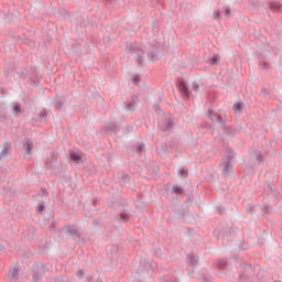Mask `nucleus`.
I'll return each mask as SVG.
<instances>
[{
    "instance_id": "obj_25",
    "label": "nucleus",
    "mask_w": 282,
    "mask_h": 282,
    "mask_svg": "<svg viewBox=\"0 0 282 282\" xmlns=\"http://www.w3.org/2000/svg\"><path fill=\"white\" fill-rule=\"evenodd\" d=\"M235 155H236L235 151L230 148H227V150H226V158H227L226 162L232 163V160H235Z\"/></svg>"
},
{
    "instance_id": "obj_4",
    "label": "nucleus",
    "mask_w": 282,
    "mask_h": 282,
    "mask_svg": "<svg viewBox=\"0 0 282 282\" xmlns=\"http://www.w3.org/2000/svg\"><path fill=\"white\" fill-rule=\"evenodd\" d=\"M45 263H34L31 268L32 281L39 282L45 275Z\"/></svg>"
},
{
    "instance_id": "obj_18",
    "label": "nucleus",
    "mask_w": 282,
    "mask_h": 282,
    "mask_svg": "<svg viewBox=\"0 0 282 282\" xmlns=\"http://www.w3.org/2000/svg\"><path fill=\"white\" fill-rule=\"evenodd\" d=\"M258 208L261 212L262 217H263V215H270V213H272V210H273L272 205H268L265 203L259 205Z\"/></svg>"
},
{
    "instance_id": "obj_2",
    "label": "nucleus",
    "mask_w": 282,
    "mask_h": 282,
    "mask_svg": "<svg viewBox=\"0 0 282 282\" xmlns=\"http://www.w3.org/2000/svg\"><path fill=\"white\" fill-rule=\"evenodd\" d=\"M259 270V264L243 263L241 264V270L239 271L238 281L239 282H250L252 276H254V271Z\"/></svg>"
},
{
    "instance_id": "obj_48",
    "label": "nucleus",
    "mask_w": 282,
    "mask_h": 282,
    "mask_svg": "<svg viewBox=\"0 0 282 282\" xmlns=\"http://www.w3.org/2000/svg\"><path fill=\"white\" fill-rule=\"evenodd\" d=\"M216 213H218L219 215H224V213H226V207L218 206Z\"/></svg>"
},
{
    "instance_id": "obj_39",
    "label": "nucleus",
    "mask_w": 282,
    "mask_h": 282,
    "mask_svg": "<svg viewBox=\"0 0 282 282\" xmlns=\"http://www.w3.org/2000/svg\"><path fill=\"white\" fill-rule=\"evenodd\" d=\"M94 228H98L100 226V224H102V218L98 217V218H94L91 221Z\"/></svg>"
},
{
    "instance_id": "obj_9",
    "label": "nucleus",
    "mask_w": 282,
    "mask_h": 282,
    "mask_svg": "<svg viewBox=\"0 0 282 282\" xmlns=\"http://www.w3.org/2000/svg\"><path fill=\"white\" fill-rule=\"evenodd\" d=\"M10 153H12V143L6 141L2 145V151L0 152V162H3Z\"/></svg>"
},
{
    "instance_id": "obj_57",
    "label": "nucleus",
    "mask_w": 282,
    "mask_h": 282,
    "mask_svg": "<svg viewBox=\"0 0 282 282\" xmlns=\"http://www.w3.org/2000/svg\"><path fill=\"white\" fill-rule=\"evenodd\" d=\"M108 130H109V131H112V132L116 131V123L109 124V126H108Z\"/></svg>"
},
{
    "instance_id": "obj_53",
    "label": "nucleus",
    "mask_w": 282,
    "mask_h": 282,
    "mask_svg": "<svg viewBox=\"0 0 282 282\" xmlns=\"http://www.w3.org/2000/svg\"><path fill=\"white\" fill-rule=\"evenodd\" d=\"M251 6H254V8H259L261 6V2L259 0L251 1Z\"/></svg>"
},
{
    "instance_id": "obj_36",
    "label": "nucleus",
    "mask_w": 282,
    "mask_h": 282,
    "mask_svg": "<svg viewBox=\"0 0 282 282\" xmlns=\"http://www.w3.org/2000/svg\"><path fill=\"white\" fill-rule=\"evenodd\" d=\"M219 54H216V55H213L210 58H209V64L210 65H218L219 64Z\"/></svg>"
},
{
    "instance_id": "obj_7",
    "label": "nucleus",
    "mask_w": 282,
    "mask_h": 282,
    "mask_svg": "<svg viewBox=\"0 0 282 282\" xmlns=\"http://www.w3.org/2000/svg\"><path fill=\"white\" fill-rule=\"evenodd\" d=\"M176 85L182 96H185V98H188V96H191V90H188V85L184 79H177Z\"/></svg>"
},
{
    "instance_id": "obj_41",
    "label": "nucleus",
    "mask_w": 282,
    "mask_h": 282,
    "mask_svg": "<svg viewBox=\"0 0 282 282\" xmlns=\"http://www.w3.org/2000/svg\"><path fill=\"white\" fill-rule=\"evenodd\" d=\"M37 195L40 197H47L50 195V193L47 192V189L45 187H42L40 193H37Z\"/></svg>"
},
{
    "instance_id": "obj_47",
    "label": "nucleus",
    "mask_w": 282,
    "mask_h": 282,
    "mask_svg": "<svg viewBox=\"0 0 282 282\" xmlns=\"http://www.w3.org/2000/svg\"><path fill=\"white\" fill-rule=\"evenodd\" d=\"M213 19H216L217 21H219V19H221V11L219 10L215 11L213 14Z\"/></svg>"
},
{
    "instance_id": "obj_27",
    "label": "nucleus",
    "mask_w": 282,
    "mask_h": 282,
    "mask_svg": "<svg viewBox=\"0 0 282 282\" xmlns=\"http://www.w3.org/2000/svg\"><path fill=\"white\" fill-rule=\"evenodd\" d=\"M172 193H174L175 195H184V187L180 186V185H173L172 186Z\"/></svg>"
},
{
    "instance_id": "obj_15",
    "label": "nucleus",
    "mask_w": 282,
    "mask_h": 282,
    "mask_svg": "<svg viewBox=\"0 0 282 282\" xmlns=\"http://www.w3.org/2000/svg\"><path fill=\"white\" fill-rule=\"evenodd\" d=\"M230 243H232V234L230 232V229H226L223 235V246H230Z\"/></svg>"
},
{
    "instance_id": "obj_8",
    "label": "nucleus",
    "mask_w": 282,
    "mask_h": 282,
    "mask_svg": "<svg viewBox=\"0 0 282 282\" xmlns=\"http://www.w3.org/2000/svg\"><path fill=\"white\" fill-rule=\"evenodd\" d=\"M58 164V153L51 152L50 156L46 160L47 169H56Z\"/></svg>"
},
{
    "instance_id": "obj_52",
    "label": "nucleus",
    "mask_w": 282,
    "mask_h": 282,
    "mask_svg": "<svg viewBox=\"0 0 282 282\" xmlns=\"http://www.w3.org/2000/svg\"><path fill=\"white\" fill-rule=\"evenodd\" d=\"M153 175H158L160 167L158 165H152Z\"/></svg>"
},
{
    "instance_id": "obj_16",
    "label": "nucleus",
    "mask_w": 282,
    "mask_h": 282,
    "mask_svg": "<svg viewBox=\"0 0 282 282\" xmlns=\"http://www.w3.org/2000/svg\"><path fill=\"white\" fill-rule=\"evenodd\" d=\"M138 102H140V99L138 97H132V99L126 104L127 111H135Z\"/></svg>"
},
{
    "instance_id": "obj_10",
    "label": "nucleus",
    "mask_w": 282,
    "mask_h": 282,
    "mask_svg": "<svg viewBox=\"0 0 282 282\" xmlns=\"http://www.w3.org/2000/svg\"><path fill=\"white\" fill-rule=\"evenodd\" d=\"M34 235H36V228L34 226L26 227V230L22 232V237L26 241H34Z\"/></svg>"
},
{
    "instance_id": "obj_33",
    "label": "nucleus",
    "mask_w": 282,
    "mask_h": 282,
    "mask_svg": "<svg viewBox=\"0 0 282 282\" xmlns=\"http://www.w3.org/2000/svg\"><path fill=\"white\" fill-rule=\"evenodd\" d=\"M107 202H108L109 206H112V207L118 206V197L117 196H112V197L109 196L107 198Z\"/></svg>"
},
{
    "instance_id": "obj_38",
    "label": "nucleus",
    "mask_w": 282,
    "mask_h": 282,
    "mask_svg": "<svg viewBox=\"0 0 282 282\" xmlns=\"http://www.w3.org/2000/svg\"><path fill=\"white\" fill-rule=\"evenodd\" d=\"M178 175L181 177H188V170L186 167L178 169Z\"/></svg>"
},
{
    "instance_id": "obj_55",
    "label": "nucleus",
    "mask_w": 282,
    "mask_h": 282,
    "mask_svg": "<svg viewBox=\"0 0 282 282\" xmlns=\"http://www.w3.org/2000/svg\"><path fill=\"white\" fill-rule=\"evenodd\" d=\"M270 67H272V66L270 65V63L263 62V64H262V69H270Z\"/></svg>"
},
{
    "instance_id": "obj_22",
    "label": "nucleus",
    "mask_w": 282,
    "mask_h": 282,
    "mask_svg": "<svg viewBox=\"0 0 282 282\" xmlns=\"http://www.w3.org/2000/svg\"><path fill=\"white\" fill-rule=\"evenodd\" d=\"M36 215H43L45 213V202L39 200L36 207H35Z\"/></svg>"
},
{
    "instance_id": "obj_6",
    "label": "nucleus",
    "mask_w": 282,
    "mask_h": 282,
    "mask_svg": "<svg viewBox=\"0 0 282 282\" xmlns=\"http://www.w3.org/2000/svg\"><path fill=\"white\" fill-rule=\"evenodd\" d=\"M264 191H267L268 196L271 197L272 199H278L279 197H281V193L276 188V185L272 182L264 183Z\"/></svg>"
},
{
    "instance_id": "obj_61",
    "label": "nucleus",
    "mask_w": 282,
    "mask_h": 282,
    "mask_svg": "<svg viewBox=\"0 0 282 282\" xmlns=\"http://www.w3.org/2000/svg\"><path fill=\"white\" fill-rule=\"evenodd\" d=\"M33 87H39V80L37 79H32L31 80Z\"/></svg>"
},
{
    "instance_id": "obj_56",
    "label": "nucleus",
    "mask_w": 282,
    "mask_h": 282,
    "mask_svg": "<svg viewBox=\"0 0 282 282\" xmlns=\"http://www.w3.org/2000/svg\"><path fill=\"white\" fill-rule=\"evenodd\" d=\"M153 109H154V111H162V108L160 107V104H158V102H155L153 105Z\"/></svg>"
},
{
    "instance_id": "obj_46",
    "label": "nucleus",
    "mask_w": 282,
    "mask_h": 282,
    "mask_svg": "<svg viewBox=\"0 0 282 282\" xmlns=\"http://www.w3.org/2000/svg\"><path fill=\"white\" fill-rule=\"evenodd\" d=\"M76 276L77 279H83L85 276V270L83 269L77 270Z\"/></svg>"
},
{
    "instance_id": "obj_59",
    "label": "nucleus",
    "mask_w": 282,
    "mask_h": 282,
    "mask_svg": "<svg viewBox=\"0 0 282 282\" xmlns=\"http://www.w3.org/2000/svg\"><path fill=\"white\" fill-rule=\"evenodd\" d=\"M192 89L194 90V91H198V89H199V84H193L192 85Z\"/></svg>"
},
{
    "instance_id": "obj_63",
    "label": "nucleus",
    "mask_w": 282,
    "mask_h": 282,
    "mask_svg": "<svg viewBox=\"0 0 282 282\" xmlns=\"http://www.w3.org/2000/svg\"><path fill=\"white\" fill-rule=\"evenodd\" d=\"M0 94H2V96L6 95V88L0 87Z\"/></svg>"
},
{
    "instance_id": "obj_34",
    "label": "nucleus",
    "mask_w": 282,
    "mask_h": 282,
    "mask_svg": "<svg viewBox=\"0 0 282 282\" xmlns=\"http://www.w3.org/2000/svg\"><path fill=\"white\" fill-rule=\"evenodd\" d=\"M217 116H219V113L215 112V110H208V118L209 120H212V122H215L217 120Z\"/></svg>"
},
{
    "instance_id": "obj_30",
    "label": "nucleus",
    "mask_w": 282,
    "mask_h": 282,
    "mask_svg": "<svg viewBox=\"0 0 282 282\" xmlns=\"http://www.w3.org/2000/svg\"><path fill=\"white\" fill-rule=\"evenodd\" d=\"M154 257H159V259H166V253L162 251V248L158 247L154 249Z\"/></svg>"
},
{
    "instance_id": "obj_44",
    "label": "nucleus",
    "mask_w": 282,
    "mask_h": 282,
    "mask_svg": "<svg viewBox=\"0 0 282 282\" xmlns=\"http://www.w3.org/2000/svg\"><path fill=\"white\" fill-rule=\"evenodd\" d=\"M171 127H173V121L166 120L163 131H169V129H171Z\"/></svg>"
},
{
    "instance_id": "obj_28",
    "label": "nucleus",
    "mask_w": 282,
    "mask_h": 282,
    "mask_svg": "<svg viewBox=\"0 0 282 282\" xmlns=\"http://www.w3.org/2000/svg\"><path fill=\"white\" fill-rule=\"evenodd\" d=\"M225 129V135H236L237 130L232 126L224 127Z\"/></svg>"
},
{
    "instance_id": "obj_26",
    "label": "nucleus",
    "mask_w": 282,
    "mask_h": 282,
    "mask_svg": "<svg viewBox=\"0 0 282 282\" xmlns=\"http://www.w3.org/2000/svg\"><path fill=\"white\" fill-rule=\"evenodd\" d=\"M269 8H270V10H272L273 12H281L282 4L279 3V2H270V3H269Z\"/></svg>"
},
{
    "instance_id": "obj_43",
    "label": "nucleus",
    "mask_w": 282,
    "mask_h": 282,
    "mask_svg": "<svg viewBox=\"0 0 282 282\" xmlns=\"http://www.w3.org/2000/svg\"><path fill=\"white\" fill-rule=\"evenodd\" d=\"M144 151V143H139L137 147V153L139 155H142V152Z\"/></svg>"
},
{
    "instance_id": "obj_12",
    "label": "nucleus",
    "mask_w": 282,
    "mask_h": 282,
    "mask_svg": "<svg viewBox=\"0 0 282 282\" xmlns=\"http://www.w3.org/2000/svg\"><path fill=\"white\" fill-rule=\"evenodd\" d=\"M219 166H220V171L225 177H228V175H230V173H232V163H230V161H225V162L220 163Z\"/></svg>"
},
{
    "instance_id": "obj_40",
    "label": "nucleus",
    "mask_w": 282,
    "mask_h": 282,
    "mask_svg": "<svg viewBox=\"0 0 282 282\" xmlns=\"http://www.w3.org/2000/svg\"><path fill=\"white\" fill-rule=\"evenodd\" d=\"M254 272H257L256 276H257L258 281H261V279H263V274H264L263 270H261V267H259V269H257Z\"/></svg>"
},
{
    "instance_id": "obj_64",
    "label": "nucleus",
    "mask_w": 282,
    "mask_h": 282,
    "mask_svg": "<svg viewBox=\"0 0 282 282\" xmlns=\"http://www.w3.org/2000/svg\"><path fill=\"white\" fill-rule=\"evenodd\" d=\"M98 204V198L93 199V206H96Z\"/></svg>"
},
{
    "instance_id": "obj_54",
    "label": "nucleus",
    "mask_w": 282,
    "mask_h": 282,
    "mask_svg": "<svg viewBox=\"0 0 282 282\" xmlns=\"http://www.w3.org/2000/svg\"><path fill=\"white\" fill-rule=\"evenodd\" d=\"M53 282H69V280L65 281V279H63V278H54Z\"/></svg>"
},
{
    "instance_id": "obj_29",
    "label": "nucleus",
    "mask_w": 282,
    "mask_h": 282,
    "mask_svg": "<svg viewBox=\"0 0 282 282\" xmlns=\"http://www.w3.org/2000/svg\"><path fill=\"white\" fill-rule=\"evenodd\" d=\"M216 265L218 270H226V268H228V261L219 259L217 260Z\"/></svg>"
},
{
    "instance_id": "obj_50",
    "label": "nucleus",
    "mask_w": 282,
    "mask_h": 282,
    "mask_svg": "<svg viewBox=\"0 0 282 282\" xmlns=\"http://www.w3.org/2000/svg\"><path fill=\"white\" fill-rule=\"evenodd\" d=\"M13 111H15L17 113H21V105L17 104V105L13 107Z\"/></svg>"
},
{
    "instance_id": "obj_19",
    "label": "nucleus",
    "mask_w": 282,
    "mask_h": 282,
    "mask_svg": "<svg viewBox=\"0 0 282 282\" xmlns=\"http://www.w3.org/2000/svg\"><path fill=\"white\" fill-rule=\"evenodd\" d=\"M39 248H40V250H42V252H47V250H50V248H52V241L41 240Z\"/></svg>"
},
{
    "instance_id": "obj_23",
    "label": "nucleus",
    "mask_w": 282,
    "mask_h": 282,
    "mask_svg": "<svg viewBox=\"0 0 282 282\" xmlns=\"http://www.w3.org/2000/svg\"><path fill=\"white\" fill-rule=\"evenodd\" d=\"M243 109H246V104L241 101L234 105V113H243Z\"/></svg>"
},
{
    "instance_id": "obj_37",
    "label": "nucleus",
    "mask_w": 282,
    "mask_h": 282,
    "mask_svg": "<svg viewBox=\"0 0 282 282\" xmlns=\"http://www.w3.org/2000/svg\"><path fill=\"white\" fill-rule=\"evenodd\" d=\"M246 212L249 213V215H254V213H257V207H254V205H247L246 207Z\"/></svg>"
},
{
    "instance_id": "obj_21",
    "label": "nucleus",
    "mask_w": 282,
    "mask_h": 282,
    "mask_svg": "<svg viewBox=\"0 0 282 282\" xmlns=\"http://www.w3.org/2000/svg\"><path fill=\"white\" fill-rule=\"evenodd\" d=\"M70 160L72 162H75V164H83V158L78 152H70Z\"/></svg>"
},
{
    "instance_id": "obj_49",
    "label": "nucleus",
    "mask_w": 282,
    "mask_h": 282,
    "mask_svg": "<svg viewBox=\"0 0 282 282\" xmlns=\"http://www.w3.org/2000/svg\"><path fill=\"white\" fill-rule=\"evenodd\" d=\"M140 82V75L135 74L132 77V83H134V85H138V83Z\"/></svg>"
},
{
    "instance_id": "obj_32",
    "label": "nucleus",
    "mask_w": 282,
    "mask_h": 282,
    "mask_svg": "<svg viewBox=\"0 0 282 282\" xmlns=\"http://www.w3.org/2000/svg\"><path fill=\"white\" fill-rule=\"evenodd\" d=\"M224 235H226V229H225V230H221V229H219V228H216V229L214 230V237H215L216 239H219V237H221V239H224Z\"/></svg>"
},
{
    "instance_id": "obj_35",
    "label": "nucleus",
    "mask_w": 282,
    "mask_h": 282,
    "mask_svg": "<svg viewBox=\"0 0 282 282\" xmlns=\"http://www.w3.org/2000/svg\"><path fill=\"white\" fill-rule=\"evenodd\" d=\"M118 246H111L108 247V252L111 254V257H117L118 256Z\"/></svg>"
},
{
    "instance_id": "obj_58",
    "label": "nucleus",
    "mask_w": 282,
    "mask_h": 282,
    "mask_svg": "<svg viewBox=\"0 0 282 282\" xmlns=\"http://www.w3.org/2000/svg\"><path fill=\"white\" fill-rule=\"evenodd\" d=\"M56 228V221H52L48 226V230H54Z\"/></svg>"
},
{
    "instance_id": "obj_42",
    "label": "nucleus",
    "mask_w": 282,
    "mask_h": 282,
    "mask_svg": "<svg viewBox=\"0 0 282 282\" xmlns=\"http://www.w3.org/2000/svg\"><path fill=\"white\" fill-rule=\"evenodd\" d=\"M215 122H218V124H226V117H221V115H218L217 118H216V121Z\"/></svg>"
},
{
    "instance_id": "obj_17",
    "label": "nucleus",
    "mask_w": 282,
    "mask_h": 282,
    "mask_svg": "<svg viewBox=\"0 0 282 282\" xmlns=\"http://www.w3.org/2000/svg\"><path fill=\"white\" fill-rule=\"evenodd\" d=\"M55 109H63V105H65V96H56L53 100Z\"/></svg>"
},
{
    "instance_id": "obj_1",
    "label": "nucleus",
    "mask_w": 282,
    "mask_h": 282,
    "mask_svg": "<svg viewBox=\"0 0 282 282\" xmlns=\"http://www.w3.org/2000/svg\"><path fill=\"white\" fill-rule=\"evenodd\" d=\"M144 52L148 54V59L155 63L160 61V44H150L149 46L142 44H130V54L134 55L138 65L144 63Z\"/></svg>"
},
{
    "instance_id": "obj_14",
    "label": "nucleus",
    "mask_w": 282,
    "mask_h": 282,
    "mask_svg": "<svg viewBox=\"0 0 282 282\" xmlns=\"http://www.w3.org/2000/svg\"><path fill=\"white\" fill-rule=\"evenodd\" d=\"M20 271L18 268L11 267L8 272V279L10 281H19Z\"/></svg>"
},
{
    "instance_id": "obj_60",
    "label": "nucleus",
    "mask_w": 282,
    "mask_h": 282,
    "mask_svg": "<svg viewBox=\"0 0 282 282\" xmlns=\"http://www.w3.org/2000/svg\"><path fill=\"white\" fill-rule=\"evenodd\" d=\"M225 17H227V19H230V9H226L225 10Z\"/></svg>"
},
{
    "instance_id": "obj_51",
    "label": "nucleus",
    "mask_w": 282,
    "mask_h": 282,
    "mask_svg": "<svg viewBox=\"0 0 282 282\" xmlns=\"http://www.w3.org/2000/svg\"><path fill=\"white\" fill-rule=\"evenodd\" d=\"M32 124H35L36 127H41V120L40 119H32Z\"/></svg>"
},
{
    "instance_id": "obj_31",
    "label": "nucleus",
    "mask_w": 282,
    "mask_h": 282,
    "mask_svg": "<svg viewBox=\"0 0 282 282\" xmlns=\"http://www.w3.org/2000/svg\"><path fill=\"white\" fill-rule=\"evenodd\" d=\"M120 184H123L126 188H131V177H121Z\"/></svg>"
},
{
    "instance_id": "obj_13",
    "label": "nucleus",
    "mask_w": 282,
    "mask_h": 282,
    "mask_svg": "<svg viewBox=\"0 0 282 282\" xmlns=\"http://www.w3.org/2000/svg\"><path fill=\"white\" fill-rule=\"evenodd\" d=\"M24 155H32V149H34V142L32 139H25L23 142Z\"/></svg>"
},
{
    "instance_id": "obj_20",
    "label": "nucleus",
    "mask_w": 282,
    "mask_h": 282,
    "mask_svg": "<svg viewBox=\"0 0 282 282\" xmlns=\"http://www.w3.org/2000/svg\"><path fill=\"white\" fill-rule=\"evenodd\" d=\"M186 261L189 265H197L198 258L194 252H189L186 257Z\"/></svg>"
},
{
    "instance_id": "obj_24",
    "label": "nucleus",
    "mask_w": 282,
    "mask_h": 282,
    "mask_svg": "<svg viewBox=\"0 0 282 282\" xmlns=\"http://www.w3.org/2000/svg\"><path fill=\"white\" fill-rule=\"evenodd\" d=\"M253 37L257 41H260V43H268V40L265 39V36H263V34H261V31H254L253 32Z\"/></svg>"
},
{
    "instance_id": "obj_3",
    "label": "nucleus",
    "mask_w": 282,
    "mask_h": 282,
    "mask_svg": "<svg viewBox=\"0 0 282 282\" xmlns=\"http://www.w3.org/2000/svg\"><path fill=\"white\" fill-rule=\"evenodd\" d=\"M135 272L141 279H149L153 274V264L147 259H141Z\"/></svg>"
},
{
    "instance_id": "obj_62",
    "label": "nucleus",
    "mask_w": 282,
    "mask_h": 282,
    "mask_svg": "<svg viewBox=\"0 0 282 282\" xmlns=\"http://www.w3.org/2000/svg\"><path fill=\"white\" fill-rule=\"evenodd\" d=\"M261 154H257V156H256V160L259 162V163H261Z\"/></svg>"
},
{
    "instance_id": "obj_11",
    "label": "nucleus",
    "mask_w": 282,
    "mask_h": 282,
    "mask_svg": "<svg viewBox=\"0 0 282 282\" xmlns=\"http://www.w3.org/2000/svg\"><path fill=\"white\" fill-rule=\"evenodd\" d=\"M115 218L117 219V221H129V219H131V213L129 212V209L127 208H121V210L119 212V215L115 216Z\"/></svg>"
},
{
    "instance_id": "obj_45",
    "label": "nucleus",
    "mask_w": 282,
    "mask_h": 282,
    "mask_svg": "<svg viewBox=\"0 0 282 282\" xmlns=\"http://www.w3.org/2000/svg\"><path fill=\"white\" fill-rule=\"evenodd\" d=\"M39 118H43L44 120H47V110L43 109L39 112Z\"/></svg>"
},
{
    "instance_id": "obj_5",
    "label": "nucleus",
    "mask_w": 282,
    "mask_h": 282,
    "mask_svg": "<svg viewBox=\"0 0 282 282\" xmlns=\"http://www.w3.org/2000/svg\"><path fill=\"white\" fill-rule=\"evenodd\" d=\"M62 230L66 237H69L73 239V241H76V243L80 241L82 234L78 228H76V225H66L62 228Z\"/></svg>"
}]
</instances>
